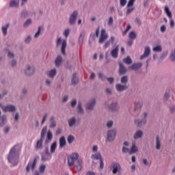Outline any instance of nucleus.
Wrapping results in <instances>:
<instances>
[{
  "mask_svg": "<svg viewBox=\"0 0 175 175\" xmlns=\"http://www.w3.org/2000/svg\"><path fill=\"white\" fill-rule=\"evenodd\" d=\"M8 28H9V25H5L4 26H2L1 31H2L3 35L4 36H6V35H8Z\"/></svg>",
  "mask_w": 175,
  "mask_h": 175,
  "instance_id": "nucleus-30",
  "label": "nucleus"
},
{
  "mask_svg": "<svg viewBox=\"0 0 175 175\" xmlns=\"http://www.w3.org/2000/svg\"><path fill=\"white\" fill-rule=\"evenodd\" d=\"M113 22L114 19H113V16L109 17L107 22L109 27H111V25H113Z\"/></svg>",
  "mask_w": 175,
  "mask_h": 175,
  "instance_id": "nucleus-48",
  "label": "nucleus"
},
{
  "mask_svg": "<svg viewBox=\"0 0 175 175\" xmlns=\"http://www.w3.org/2000/svg\"><path fill=\"white\" fill-rule=\"evenodd\" d=\"M63 60H62V56L61 55H58L56 57L55 59V66H57V68H59V66H61V65L62 64Z\"/></svg>",
  "mask_w": 175,
  "mask_h": 175,
  "instance_id": "nucleus-18",
  "label": "nucleus"
},
{
  "mask_svg": "<svg viewBox=\"0 0 175 175\" xmlns=\"http://www.w3.org/2000/svg\"><path fill=\"white\" fill-rule=\"evenodd\" d=\"M42 29H43V27L39 26L38 27V31H37V32L35 33V34L33 36L34 39H38V38L39 36H40V33L42 32Z\"/></svg>",
  "mask_w": 175,
  "mask_h": 175,
  "instance_id": "nucleus-24",
  "label": "nucleus"
},
{
  "mask_svg": "<svg viewBox=\"0 0 175 175\" xmlns=\"http://www.w3.org/2000/svg\"><path fill=\"white\" fill-rule=\"evenodd\" d=\"M43 140H44V139L40 138L39 140L37 141L36 145V150H42V148H43Z\"/></svg>",
  "mask_w": 175,
  "mask_h": 175,
  "instance_id": "nucleus-16",
  "label": "nucleus"
},
{
  "mask_svg": "<svg viewBox=\"0 0 175 175\" xmlns=\"http://www.w3.org/2000/svg\"><path fill=\"white\" fill-rule=\"evenodd\" d=\"M3 111H10L13 112L16 110V107L14 105H7L2 107Z\"/></svg>",
  "mask_w": 175,
  "mask_h": 175,
  "instance_id": "nucleus-12",
  "label": "nucleus"
},
{
  "mask_svg": "<svg viewBox=\"0 0 175 175\" xmlns=\"http://www.w3.org/2000/svg\"><path fill=\"white\" fill-rule=\"evenodd\" d=\"M70 33V29L69 28L64 29L63 32V35L64 36H65L66 38H68V36H69Z\"/></svg>",
  "mask_w": 175,
  "mask_h": 175,
  "instance_id": "nucleus-40",
  "label": "nucleus"
},
{
  "mask_svg": "<svg viewBox=\"0 0 175 175\" xmlns=\"http://www.w3.org/2000/svg\"><path fill=\"white\" fill-rule=\"evenodd\" d=\"M71 106L72 107H75V106H76L77 103V100L76 99H73L72 101H71Z\"/></svg>",
  "mask_w": 175,
  "mask_h": 175,
  "instance_id": "nucleus-57",
  "label": "nucleus"
},
{
  "mask_svg": "<svg viewBox=\"0 0 175 175\" xmlns=\"http://www.w3.org/2000/svg\"><path fill=\"white\" fill-rule=\"evenodd\" d=\"M67 140L69 144H72V142H75V137H73V135H69L67 138Z\"/></svg>",
  "mask_w": 175,
  "mask_h": 175,
  "instance_id": "nucleus-44",
  "label": "nucleus"
},
{
  "mask_svg": "<svg viewBox=\"0 0 175 175\" xmlns=\"http://www.w3.org/2000/svg\"><path fill=\"white\" fill-rule=\"evenodd\" d=\"M55 148H57V142H54L51 146V152H55Z\"/></svg>",
  "mask_w": 175,
  "mask_h": 175,
  "instance_id": "nucleus-46",
  "label": "nucleus"
},
{
  "mask_svg": "<svg viewBox=\"0 0 175 175\" xmlns=\"http://www.w3.org/2000/svg\"><path fill=\"white\" fill-rule=\"evenodd\" d=\"M103 166H104L103 160V159H100V168L103 169Z\"/></svg>",
  "mask_w": 175,
  "mask_h": 175,
  "instance_id": "nucleus-64",
  "label": "nucleus"
},
{
  "mask_svg": "<svg viewBox=\"0 0 175 175\" xmlns=\"http://www.w3.org/2000/svg\"><path fill=\"white\" fill-rule=\"evenodd\" d=\"M112 172L113 174H117L121 172V165L118 163H113L112 165Z\"/></svg>",
  "mask_w": 175,
  "mask_h": 175,
  "instance_id": "nucleus-10",
  "label": "nucleus"
},
{
  "mask_svg": "<svg viewBox=\"0 0 175 175\" xmlns=\"http://www.w3.org/2000/svg\"><path fill=\"white\" fill-rule=\"evenodd\" d=\"M11 65H12V66H16V65H17V60L12 59L11 61Z\"/></svg>",
  "mask_w": 175,
  "mask_h": 175,
  "instance_id": "nucleus-62",
  "label": "nucleus"
},
{
  "mask_svg": "<svg viewBox=\"0 0 175 175\" xmlns=\"http://www.w3.org/2000/svg\"><path fill=\"white\" fill-rule=\"evenodd\" d=\"M109 109H111V110H117L118 109L117 103H113L112 105H111V106L109 107Z\"/></svg>",
  "mask_w": 175,
  "mask_h": 175,
  "instance_id": "nucleus-51",
  "label": "nucleus"
},
{
  "mask_svg": "<svg viewBox=\"0 0 175 175\" xmlns=\"http://www.w3.org/2000/svg\"><path fill=\"white\" fill-rule=\"evenodd\" d=\"M79 16V12L77 10L74 11L70 14L68 23L70 25H75L76 24V21Z\"/></svg>",
  "mask_w": 175,
  "mask_h": 175,
  "instance_id": "nucleus-3",
  "label": "nucleus"
},
{
  "mask_svg": "<svg viewBox=\"0 0 175 175\" xmlns=\"http://www.w3.org/2000/svg\"><path fill=\"white\" fill-rule=\"evenodd\" d=\"M160 31H161V32H162V33H163V32H165L166 31V26L165 25H163L160 27Z\"/></svg>",
  "mask_w": 175,
  "mask_h": 175,
  "instance_id": "nucleus-56",
  "label": "nucleus"
},
{
  "mask_svg": "<svg viewBox=\"0 0 175 175\" xmlns=\"http://www.w3.org/2000/svg\"><path fill=\"white\" fill-rule=\"evenodd\" d=\"M107 38H109V35H107V33H106V29H101L98 43L100 44L103 43L105 40H107Z\"/></svg>",
  "mask_w": 175,
  "mask_h": 175,
  "instance_id": "nucleus-6",
  "label": "nucleus"
},
{
  "mask_svg": "<svg viewBox=\"0 0 175 175\" xmlns=\"http://www.w3.org/2000/svg\"><path fill=\"white\" fill-rule=\"evenodd\" d=\"M35 67L32 65H27L25 70V74L26 76H32L35 74Z\"/></svg>",
  "mask_w": 175,
  "mask_h": 175,
  "instance_id": "nucleus-5",
  "label": "nucleus"
},
{
  "mask_svg": "<svg viewBox=\"0 0 175 175\" xmlns=\"http://www.w3.org/2000/svg\"><path fill=\"white\" fill-rule=\"evenodd\" d=\"M119 73L120 75H125V73H126V68H125V66H124V65L121 63H119Z\"/></svg>",
  "mask_w": 175,
  "mask_h": 175,
  "instance_id": "nucleus-22",
  "label": "nucleus"
},
{
  "mask_svg": "<svg viewBox=\"0 0 175 175\" xmlns=\"http://www.w3.org/2000/svg\"><path fill=\"white\" fill-rule=\"evenodd\" d=\"M118 50H119V46L118 45L111 51V55L113 58L118 57Z\"/></svg>",
  "mask_w": 175,
  "mask_h": 175,
  "instance_id": "nucleus-13",
  "label": "nucleus"
},
{
  "mask_svg": "<svg viewBox=\"0 0 175 175\" xmlns=\"http://www.w3.org/2000/svg\"><path fill=\"white\" fill-rule=\"evenodd\" d=\"M98 79H100L101 80H105L106 76H105V74L100 72L98 74Z\"/></svg>",
  "mask_w": 175,
  "mask_h": 175,
  "instance_id": "nucleus-50",
  "label": "nucleus"
},
{
  "mask_svg": "<svg viewBox=\"0 0 175 175\" xmlns=\"http://www.w3.org/2000/svg\"><path fill=\"white\" fill-rule=\"evenodd\" d=\"M107 80L109 84H113V83H114V78L113 77L107 78Z\"/></svg>",
  "mask_w": 175,
  "mask_h": 175,
  "instance_id": "nucleus-58",
  "label": "nucleus"
},
{
  "mask_svg": "<svg viewBox=\"0 0 175 175\" xmlns=\"http://www.w3.org/2000/svg\"><path fill=\"white\" fill-rule=\"evenodd\" d=\"M65 146H66V140L65 139V137L62 136L59 139V148H63Z\"/></svg>",
  "mask_w": 175,
  "mask_h": 175,
  "instance_id": "nucleus-23",
  "label": "nucleus"
},
{
  "mask_svg": "<svg viewBox=\"0 0 175 175\" xmlns=\"http://www.w3.org/2000/svg\"><path fill=\"white\" fill-rule=\"evenodd\" d=\"M124 64H126V65H131L132 64V59H131V57L128 56L126 58L124 59Z\"/></svg>",
  "mask_w": 175,
  "mask_h": 175,
  "instance_id": "nucleus-41",
  "label": "nucleus"
},
{
  "mask_svg": "<svg viewBox=\"0 0 175 175\" xmlns=\"http://www.w3.org/2000/svg\"><path fill=\"white\" fill-rule=\"evenodd\" d=\"M46 133H47V126H44L41 131V139H44L46 137Z\"/></svg>",
  "mask_w": 175,
  "mask_h": 175,
  "instance_id": "nucleus-31",
  "label": "nucleus"
},
{
  "mask_svg": "<svg viewBox=\"0 0 175 175\" xmlns=\"http://www.w3.org/2000/svg\"><path fill=\"white\" fill-rule=\"evenodd\" d=\"M135 1L136 0H130L128 2L127 4V10H126V14L129 15L131 14V13H132V12H133V10H135V8H133V4L135 3Z\"/></svg>",
  "mask_w": 175,
  "mask_h": 175,
  "instance_id": "nucleus-7",
  "label": "nucleus"
},
{
  "mask_svg": "<svg viewBox=\"0 0 175 175\" xmlns=\"http://www.w3.org/2000/svg\"><path fill=\"white\" fill-rule=\"evenodd\" d=\"M8 57V58H14V53L13 52L8 51H7Z\"/></svg>",
  "mask_w": 175,
  "mask_h": 175,
  "instance_id": "nucleus-52",
  "label": "nucleus"
},
{
  "mask_svg": "<svg viewBox=\"0 0 175 175\" xmlns=\"http://www.w3.org/2000/svg\"><path fill=\"white\" fill-rule=\"evenodd\" d=\"M95 103H96V100L94 98L89 103H88L86 106L87 110H92L94 109V106H95Z\"/></svg>",
  "mask_w": 175,
  "mask_h": 175,
  "instance_id": "nucleus-14",
  "label": "nucleus"
},
{
  "mask_svg": "<svg viewBox=\"0 0 175 175\" xmlns=\"http://www.w3.org/2000/svg\"><path fill=\"white\" fill-rule=\"evenodd\" d=\"M135 122L137 126H142V125H144V124H146V120L145 119L142 120H136Z\"/></svg>",
  "mask_w": 175,
  "mask_h": 175,
  "instance_id": "nucleus-32",
  "label": "nucleus"
},
{
  "mask_svg": "<svg viewBox=\"0 0 175 175\" xmlns=\"http://www.w3.org/2000/svg\"><path fill=\"white\" fill-rule=\"evenodd\" d=\"M143 136V131L142 130H139L137 131L135 135H134V139H140V137H142Z\"/></svg>",
  "mask_w": 175,
  "mask_h": 175,
  "instance_id": "nucleus-27",
  "label": "nucleus"
},
{
  "mask_svg": "<svg viewBox=\"0 0 175 175\" xmlns=\"http://www.w3.org/2000/svg\"><path fill=\"white\" fill-rule=\"evenodd\" d=\"M48 76L49 77H50V79H54V77L57 76V69L53 68L51 70H49L48 72Z\"/></svg>",
  "mask_w": 175,
  "mask_h": 175,
  "instance_id": "nucleus-17",
  "label": "nucleus"
},
{
  "mask_svg": "<svg viewBox=\"0 0 175 175\" xmlns=\"http://www.w3.org/2000/svg\"><path fill=\"white\" fill-rule=\"evenodd\" d=\"M156 148L157 150H161V141H159V137L158 136L156 138Z\"/></svg>",
  "mask_w": 175,
  "mask_h": 175,
  "instance_id": "nucleus-37",
  "label": "nucleus"
},
{
  "mask_svg": "<svg viewBox=\"0 0 175 175\" xmlns=\"http://www.w3.org/2000/svg\"><path fill=\"white\" fill-rule=\"evenodd\" d=\"M72 84H77L79 83V78H77V74L74 73L72 75V79L71 80Z\"/></svg>",
  "mask_w": 175,
  "mask_h": 175,
  "instance_id": "nucleus-26",
  "label": "nucleus"
},
{
  "mask_svg": "<svg viewBox=\"0 0 175 175\" xmlns=\"http://www.w3.org/2000/svg\"><path fill=\"white\" fill-rule=\"evenodd\" d=\"M164 12L167 14V17H169V18H172V12L169 9V7L165 6L164 8Z\"/></svg>",
  "mask_w": 175,
  "mask_h": 175,
  "instance_id": "nucleus-29",
  "label": "nucleus"
},
{
  "mask_svg": "<svg viewBox=\"0 0 175 175\" xmlns=\"http://www.w3.org/2000/svg\"><path fill=\"white\" fill-rule=\"evenodd\" d=\"M131 28H132L131 25H128L126 28L125 29V30L122 32L123 36H125V35H126V33H128V31H129L131 30Z\"/></svg>",
  "mask_w": 175,
  "mask_h": 175,
  "instance_id": "nucleus-43",
  "label": "nucleus"
},
{
  "mask_svg": "<svg viewBox=\"0 0 175 175\" xmlns=\"http://www.w3.org/2000/svg\"><path fill=\"white\" fill-rule=\"evenodd\" d=\"M51 158L50 156V153L49 152H46V154L42 156V161H49Z\"/></svg>",
  "mask_w": 175,
  "mask_h": 175,
  "instance_id": "nucleus-35",
  "label": "nucleus"
},
{
  "mask_svg": "<svg viewBox=\"0 0 175 175\" xmlns=\"http://www.w3.org/2000/svg\"><path fill=\"white\" fill-rule=\"evenodd\" d=\"M137 147H136V144L133 143L131 148L130 149L129 154H135V152H137Z\"/></svg>",
  "mask_w": 175,
  "mask_h": 175,
  "instance_id": "nucleus-28",
  "label": "nucleus"
},
{
  "mask_svg": "<svg viewBox=\"0 0 175 175\" xmlns=\"http://www.w3.org/2000/svg\"><path fill=\"white\" fill-rule=\"evenodd\" d=\"M51 122V125L50 127L51 128H55L57 124L55 123V121L54 120V118H51L50 120Z\"/></svg>",
  "mask_w": 175,
  "mask_h": 175,
  "instance_id": "nucleus-45",
  "label": "nucleus"
},
{
  "mask_svg": "<svg viewBox=\"0 0 175 175\" xmlns=\"http://www.w3.org/2000/svg\"><path fill=\"white\" fill-rule=\"evenodd\" d=\"M44 170H46V165H42L40 166V172L44 173Z\"/></svg>",
  "mask_w": 175,
  "mask_h": 175,
  "instance_id": "nucleus-55",
  "label": "nucleus"
},
{
  "mask_svg": "<svg viewBox=\"0 0 175 175\" xmlns=\"http://www.w3.org/2000/svg\"><path fill=\"white\" fill-rule=\"evenodd\" d=\"M32 42V36H27L25 39V43L26 44H29Z\"/></svg>",
  "mask_w": 175,
  "mask_h": 175,
  "instance_id": "nucleus-42",
  "label": "nucleus"
},
{
  "mask_svg": "<svg viewBox=\"0 0 175 175\" xmlns=\"http://www.w3.org/2000/svg\"><path fill=\"white\" fill-rule=\"evenodd\" d=\"M77 109H78V113H79L80 114H83V108L81 107V103L79 102L77 106Z\"/></svg>",
  "mask_w": 175,
  "mask_h": 175,
  "instance_id": "nucleus-47",
  "label": "nucleus"
},
{
  "mask_svg": "<svg viewBox=\"0 0 175 175\" xmlns=\"http://www.w3.org/2000/svg\"><path fill=\"white\" fill-rule=\"evenodd\" d=\"M120 6H125L126 5V0H120Z\"/></svg>",
  "mask_w": 175,
  "mask_h": 175,
  "instance_id": "nucleus-61",
  "label": "nucleus"
},
{
  "mask_svg": "<svg viewBox=\"0 0 175 175\" xmlns=\"http://www.w3.org/2000/svg\"><path fill=\"white\" fill-rule=\"evenodd\" d=\"M81 163H83V160L81 159H78L77 160V170H81L82 169V167H81Z\"/></svg>",
  "mask_w": 175,
  "mask_h": 175,
  "instance_id": "nucleus-39",
  "label": "nucleus"
},
{
  "mask_svg": "<svg viewBox=\"0 0 175 175\" xmlns=\"http://www.w3.org/2000/svg\"><path fill=\"white\" fill-rule=\"evenodd\" d=\"M31 24H32V20L31 18H28L23 23V27L24 28H28V27H29V25H31Z\"/></svg>",
  "mask_w": 175,
  "mask_h": 175,
  "instance_id": "nucleus-33",
  "label": "nucleus"
},
{
  "mask_svg": "<svg viewBox=\"0 0 175 175\" xmlns=\"http://www.w3.org/2000/svg\"><path fill=\"white\" fill-rule=\"evenodd\" d=\"M53 140V133L51 131H49L46 134V139L45 140V144H49Z\"/></svg>",
  "mask_w": 175,
  "mask_h": 175,
  "instance_id": "nucleus-15",
  "label": "nucleus"
},
{
  "mask_svg": "<svg viewBox=\"0 0 175 175\" xmlns=\"http://www.w3.org/2000/svg\"><path fill=\"white\" fill-rule=\"evenodd\" d=\"M117 134V131L116 130H110L107 133V140L109 142H113L114 139H116V135Z\"/></svg>",
  "mask_w": 175,
  "mask_h": 175,
  "instance_id": "nucleus-9",
  "label": "nucleus"
},
{
  "mask_svg": "<svg viewBox=\"0 0 175 175\" xmlns=\"http://www.w3.org/2000/svg\"><path fill=\"white\" fill-rule=\"evenodd\" d=\"M18 152L16 150V146H14L10 151V153L8 157V160L10 163H12L13 166H16L18 163Z\"/></svg>",
  "mask_w": 175,
  "mask_h": 175,
  "instance_id": "nucleus-1",
  "label": "nucleus"
},
{
  "mask_svg": "<svg viewBox=\"0 0 175 175\" xmlns=\"http://www.w3.org/2000/svg\"><path fill=\"white\" fill-rule=\"evenodd\" d=\"M150 54H151V48L150 46H146L144 54L140 57V59H145V58H148V57H150Z\"/></svg>",
  "mask_w": 175,
  "mask_h": 175,
  "instance_id": "nucleus-8",
  "label": "nucleus"
},
{
  "mask_svg": "<svg viewBox=\"0 0 175 175\" xmlns=\"http://www.w3.org/2000/svg\"><path fill=\"white\" fill-rule=\"evenodd\" d=\"M20 5V0H12L10 3V8H18Z\"/></svg>",
  "mask_w": 175,
  "mask_h": 175,
  "instance_id": "nucleus-19",
  "label": "nucleus"
},
{
  "mask_svg": "<svg viewBox=\"0 0 175 175\" xmlns=\"http://www.w3.org/2000/svg\"><path fill=\"white\" fill-rule=\"evenodd\" d=\"M142 63L134 64L129 67V69H131L132 70H137V69L142 68Z\"/></svg>",
  "mask_w": 175,
  "mask_h": 175,
  "instance_id": "nucleus-20",
  "label": "nucleus"
},
{
  "mask_svg": "<svg viewBox=\"0 0 175 175\" xmlns=\"http://www.w3.org/2000/svg\"><path fill=\"white\" fill-rule=\"evenodd\" d=\"M84 38H85V31H81L79 34V44H83L84 42Z\"/></svg>",
  "mask_w": 175,
  "mask_h": 175,
  "instance_id": "nucleus-21",
  "label": "nucleus"
},
{
  "mask_svg": "<svg viewBox=\"0 0 175 175\" xmlns=\"http://www.w3.org/2000/svg\"><path fill=\"white\" fill-rule=\"evenodd\" d=\"M5 122H6V116L0 117V124H3Z\"/></svg>",
  "mask_w": 175,
  "mask_h": 175,
  "instance_id": "nucleus-49",
  "label": "nucleus"
},
{
  "mask_svg": "<svg viewBox=\"0 0 175 175\" xmlns=\"http://www.w3.org/2000/svg\"><path fill=\"white\" fill-rule=\"evenodd\" d=\"M168 54H169V53L167 51L163 53L160 57L161 59H165V58H166V57H167Z\"/></svg>",
  "mask_w": 175,
  "mask_h": 175,
  "instance_id": "nucleus-53",
  "label": "nucleus"
},
{
  "mask_svg": "<svg viewBox=\"0 0 175 175\" xmlns=\"http://www.w3.org/2000/svg\"><path fill=\"white\" fill-rule=\"evenodd\" d=\"M129 37L130 39H132L133 40H135V39H136V32L131 31L129 33Z\"/></svg>",
  "mask_w": 175,
  "mask_h": 175,
  "instance_id": "nucleus-38",
  "label": "nucleus"
},
{
  "mask_svg": "<svg viewBox=\"0 0 175 175\" xmlns=\"http://www.w3.org/2000/svg\"><path fill=\"white\" fill-rule=\"evenodd\" d=\"M68 43L66 42V39L62 40L61 37H58L56 40V47H59L61 46V51L63 55H65L66 53V46Z\"/></svg>",
  "mask_w": 175,
  "mask_h": 175,
  "instance_id": "nucleus-2",
  "label": "nucleus"
},
{
  "mask_svg": "<svg viewBox=\"0 0 175 175\" xmlns=\"http://www.w3.org/2000/svg\"><path fill=\"white\" fill-rule=\"evenodd\" d=\"M76 124V118H71L68 120V126L72 128Z\"/></svg>",
  "mask_w": 175,
  "mask_h": 175,
  "instance_id": "nucleus-34",
  "label": "nucleus"
},
{
  "mask_svg": "<svg viewBox=\"0 0 175 175\" xmlns=\"http://www.w3.org/2000/svg\"><path fill=\"white\" fill-rule=\"evenodd\" d=\"M135 24L137 25H142V21L139 18H135Z\"/></svg>",
  "mask_w": 175,
  "mask_h": 175,
  "instance_id": "nucleus-59",
  "label": "nucleus"
},
{
  "mask_svg": "<svg viewBox=\"0 0 175 175\" xmlns=\"http://www.w3.org/2000/svg\"><path fill=\"white\" fill-rule=\"evenodd\" d=\"M92 159H102V155L100 154V153H96V154H92Z\"/></svg>",
  "mask_w": 175,
  "mask_h": 175,
  "instance_id": "nucleus-36",
  "label": "nucleus"
},
{
  "mask_svg": "<svg viewBox=\"0 0 175 175\" xmlns=\"http://www.w3.org/2000/svg\"><path fill=\"white\" fill-rule=\"evenodd\" d=\"M152 51L154 53H161L162 52V46L160 44L156 45L152 48Z\"/></svg>",
  "mask_w": 175,
  "mask_h": 175,
  "instance_id": "nucleus-25",
  "label": "nucleus"
},
{
  "mask_svg": "<svg viewBox=\"0 0 175 175\" xmlns=\"http://www.w3.org/2000/svg\"><path fill=\"white\" fill-rule=\"evenodd\" d=\"M127 81H128V77L124 76L121 78V83H122L123 84H125V83H127Z\"/></svg>",
  "mask_w": 175,
  "mask_h": 175,
  "instance_id": "nucleus-54",
  "label": "nucleus"
},
{
  "mask_svg": "<svg viewBox=\"0 0 175 175\" xmlns=\"http://www.w3.org/2000/svg\"><path fill=\"white\" fill-rule=\"evenodd\" d=\"M110 40L107 41L105 45H104V49H107V47H109L110 46Z\"/></svg>",
  "mask_w": 175,
  "mask_h": 175,
  "instance_id": "nucleus-63",
  "label": "nucleus"
},
{
  "mask_svg": "<svg viewBox=\"0 0 175 175\" xmlns=\"http://www.w3.org/2000/svg\"><path fill=\"white\" fill-rule=\"evenodd\" d=\"M141 108H142V103L139 101L136 104L135 110H137V109H141Z\"/></svg>",
  "mask_w": 175,
  "mask_h": 175,
  "instance_id": "nucleus-60",
  "label": "nucleus"
},
{
  "mask_svg": "<svg viewBox=\"0 0 175 175\" xmlns=\"http://www.w3.org/2000/svg\"><path fill=\"white\" fill-rule=\"evenodd\" d=\"M35 166H36V159H34L33 161H29L26 170L27 172H29V170L31 169V170H35Z\"/></svg>",
  "mask_w": 175,
  "mask_h": 175,
  "instance_id": "nucleus-11",
  "label": "nucleus"
},
{
  "mask_svg": "<svg viewBox=\"0 0 175 175\" xmlns=\"http://www.w3.org/2000/svg\"><path fill=\"white\" fill-rule=\"evenodd\" d=\"M79 159V153H74L71 156L68 157V166H73L75 165V161Z\"/></svg>",
  "mask_w": 175,
  "mask_h": 175,
  "instance_id": "nucleus-4",
  "label": "nucleus"
}]
</instances>
